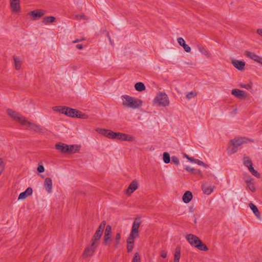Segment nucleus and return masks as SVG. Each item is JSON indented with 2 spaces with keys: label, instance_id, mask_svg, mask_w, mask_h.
Returning <instances> with one entry per match:
<instances>
[{
  "label": "nucleus",
  "instance_id": "obj_1",
  "mask_svg": "<svg viewBox=\"0 0 262 262\" xmlns=\"http://www.w3.org/2000/svg\"><path fill=\"white\" fill-rule=\"evenodd\" d=\"M122 104L124 106L131 108L136 109L141 106L142 104V101L132 97L129 95H124L122 97Z\"/></svg>",
  "mask_w": 262,
  "mask_h": 262
},
{
  "label": "nucleus",
  "instance_id": "obj_2",
  "mask_svg": "<svg viewBox=\"0 0 262 262\" xmlns=\"http://www.w3.org/2000/svg\"><path fill=\"white\" fill-rule=\"evenodd\" d=\"M186 238L192 246L198 248L199 250L204 251L208 250L206 245L203 244L196 236L192 234H188L186 235Z\"/></svg>",
  "mask_w": 262,
  "mask_h": 262
},
{
  "label": "nucleus",
  "instance_id": "obj_3",
  "mask_svg": "<svg viewBox=\"0 0 262 262\" xmlns=\"http://www.w3.org/2000/svg\"><path fill=\"white\" fill-rule=\"evenodd\" d=\"M247 142V140L243 138H237L230 140V145L229 146L228 149V153L230 155L234 154L241 145Z\"/></svg>",
  "mask_w": 262,
  "mask_h": 262
},
{
  "label": "nucleus",
  "instance_id": "obj_4",
  "mask_svg": "<svg viewBox=\"0 0 262 262\" xmlns=\"http://www.w3.org/2000/svg\"><path fill=\"white\" fill-rule=\"evenodd\" d=\"M7 114L14 120L19 122L22 125L25 122L26 118L17 112L8 108L6 111Z\"/></svg>",
  "mask_w": 262,
  "mask_h": 262
},
{
  "label": "nucleus",
  "instance_id": "obj_5",
  "mask_svg": "<svg viewBox=\"0 0 262 262\" xmlns=\"http://www.w3.org/2000/svg\"><path fill=\"white\" fill-rule=\"evenodd\" d=\"M106 222L105 221H102L100 225L99 226L98 228L96 230V232L95 233L94 236H93L91 242H94L96 244H99V239H100L104 229L105 227Z\"/></svg>",
  "mask_w": 262,
  "mask_h": 262
},
{
  "label": "nucleus",
  "instance_id": "obj_6",
  "mask_svg": "<svg viewBox=\"0 0 262 262\" xmlns=\"http://www.w3.org/2000/svg\"><path fill=\"white\" fill-rule=\"evenodd\" d=\"M23 125L25 126L27 129L35 133L41 134L42 133V128L39 125L30 122L27 119H26Z\"/></svg>",
  "mask_w": 262,
  "mask_h": 262
},
{
  "label": "nucleus",
  "instance_id": "obj_7",
  "mask_svg": "<svg viewBox=\"0 0 262 262\" xmlns=\"http://www.w3.org/2000/svg\"><path fill=\"white\" fill-rule=\"evenodd\" d=\"M154 102L159 105L166 106L169 105V101L167 95L165 93L158 94L154 100Z\"/></svg>",
  "mask_w": 262,
  "mask_h": 262
},
{
  "label": "nucleus",
  "instance_id": "obj_8",
  "mask_svg": "<svg viewBox=\"0 0 262 262\" xmlns=\"http://www.w3.org/2000/svg\"><path fill=\"white\" fill-rule=\"evenodd\" d=\"M141 224V222L140 221V219L139 218H136L134 221L130 233L129 235L130 236V239H133V238H136L139 237V228Z\"/></svg>",
  "mask_w": 262,
  "mask_h": 262
},
{
  "label": "nucleus",
  "instance_id": "obj_9",
  "mask_svg": "<svg viewBox=\"0 0 262 262\" xmlns=\"http://www.w3.org/2000/svg\"><path fill=\"white\" fill-rule=\"evenodd\" d=\"M98 246V244L91 242L90 245H88L85 249L83 253V257L86 258L89 256H92Z\"/></svg>",
  "mask_w": 262,
  "mask_h": 262
},
{
  "label": "nucleus",
  "instance_id": "obj_10",
  "mask_svg": "<svg viewBox=\"0 0 262 262\" xmlns=\"http://www.w3.org/2000/svg\"><path fill=\"white\" fill-rule=\"evenodd\" d=\"M112 240V227L110 225H107L104 231L103 244L105 246L110 245Z\"/></svg>",
  "mask_w": 262,
  "mask_h": 262
},
{
  "label": "nucleus",
  "instance_id": "obj_11",
  "mask_svg": "<svg viewBox=\"0 0 262 262\" xmlns=\"http://www.w3.org/2000/svg\"><path fill=\"white\" fill-rule=\"evenodd\" d=\"M46 13V11L42 9H37L31 11L28 13V15L32 16L31 19L33 20H36L40 19Z\"/></svg>",
  "mask_w": 262,
  "mask_h": 262
},
{
  "label": "nucleus",
  "instance_id": "obj_12",
  "mask_svg": "<svg viewBox=\"0 0 262 262\" xmlns=\"http://www.w3.org/2000/svg\"><path fill=\"white\" fill-rule=\"evenodd\" d=\"M117 140L131 142L135 141V138L134 136L129 135L128 134L119 133L118 135Z\"/></svg>",
  "mask_w": 262,
  "mask_h": 262
},
{
  "label": "nucleus",
  "instance_id": "obj_13",
  "mask_svg": "<svg viewBox=\"0 0 262 262\" xmlns=\"http://www.w3.org/2000/svg\"><path fill=\"white\" fill-rule=\"evenodd\" d=\"M231 63L236 69L239 71H242L245 69V62L244 61L232 59Z\"/></svg>",
  "mask_w": 262,
  "mask_h": 262
},
{
  "label": "nucleus",
  "instance_id": "obj_14",
  "mask_svg": "<svg viewBox=\"0 0 262 262\" xmlns=\"http://www.w3.org/2000/svg\"><path fill=\"white\" fill-rule=\"evenodd\" d=\"M138 183L136 180L133 181L129 184L128 188L126 191V194L129 195L138 188Z\"/></svg>",
  "mask_w": 262,
  "mask_h": 262
},
{
  "label": "nucleus",
  "instance_id": "obj_15",
  "mask_svg": "<svg viewBox=\"0 0 262 262\" xmlns=\"http://www.w3.org/2000/svg\"><path fill=\"white\" fill-rule=\"evenodd\" d=\"M56 149L62 153H68L69 150V145L64 143H59L55 145Z\"/></svg>",
  "mask_w": 262,
  "mask_h": 262
},
{
  "label": "nucleus",
  "instance_id": "obj_16",
  "mask_svg": "<svg viewBox=\"0 0 262 262\" xmlns=\"http://www.w3.org/2000/svg\"><path fill=\"white\" fill-rule=\"evenodd\" d=\"M52 180L50 178H47L43 183L45 189L48 193H51L52 189Z\"/></svg>",
  "mask_w": 262,
  "mask_h": 262
},
{
  "label": "nucleus",
  "instance_id": "obj_17",
  "mask_svg": "<svg viewBox=\"0 0 262 262\" xmlns=\"http://www.w3.org/2000/svg\"><path fill=\"white\" fill-rule=\"evenodd\" d=\"M213 188L214 186L207 183H204L202 186L203 192L207 195H209L213 192Z\"/></svg>",
  "mask_w": 262,
  "mask_h": 262
},
{
  "label": "nucleus",
  "instance_id": "obj_18",
  "mask_svg": "<svg viewBox=\"0 0 262 262\" xmlns=\"http://www.w3.org/2000/svg\"><path fill=\"white\" fill-rule=\"evenodd\" d=\"M77 110L70 108L68 107H65L64 114L71 117H76Z\"/></svg>",
  "mask_w": 262,
  "mask_h": 262
},
{
  "label": "nucleus",
  "instance_id": "obj_19",
  "mask_svg": "<svg viewBox=\"0 0 262 262\" xmlns=\"http://www.w3.org/2000/svg\"><path fill=\"white\" fill-rule=\"evenodd\" d=\"M33 190L31 187H28L26 191L20 193L19 195L18 200H24L28 196H29L32 194Z\"/></svg>",
  "mask_w": 262,
  "mask_h": 262
},
{
  "label": "nucleus",
  "instance_id": "obj_20",
  "mask_svg": "<svg viewBox=\"0 0 262 262\" xmlns=\"http://www.w3.org/2000/svg\"><path fill=\"white\" fill-rule=\"evenodd\" d=\"M177 40L179 45L182 46L186 52H190V47L185 43V41L182 37H179Z\"/></svg>",
  "mask_w": 262,
  "mask_h": 262
},
{
  "label": "nucleus",
  "instance_id": "obj_21",
  "mask_svg": "<svg viewBox=\"0 0 262 262\" xmlns=\"http://www.w3.org/2000/svg\"><path fill=\"white\" fill-rule=\"evenodd\" d=\"M232 94L237 98H244L246 97V93L244 91L238 90L233 89L231 92Z\"/></svg>",
  "mask_w": 262,
  "mask_h": 262
},
{
  "label": "nucleus",
  "instance_id": "obj_22",
  "mask_svg": "<svg viewBox=\"0 0 262 262\" xmlns=\"http://www.w3.org/2000/svg\"><path fill=\"white\" fill-rule=\"evenodd\" d=\"M10 7L12 11L13 12H18L20 11V5L19 1L17 2H10Z\"/></svg>",
  "mask_w": 262,
  "mask_h": 262
},
{
  "label": "nucleus",
  "instance_id": "obj_23",
  "mask_svg": "<svg viewBox=\"0 0 262 262\" xmlns=\"http://www.w3.org/2000/svg\"><path fill=\"white\" fill-rule=\"evenodd\" d=\"M182 199L184 203H189L192 199V193L189 191H186L184 194Z\"/></svg>",
  "mask_w": 262,
  "mask_h": 262
},
{
  "label": "nucleus",
  "instance_id": "obj_24",
  "mask_svg": "<svg viewBox=\"0 0 262 262\" xmlns=\"http://www.w3.org/2000/svg\"><path fill=\"white\" fill-rule=\"evenodd\" d=\"M245 55H246L247 57L250 58L251 59L256 62H257L260 57L258 55L255 54V53L248 51H246L245 52Z\"/></svg>",
  "mask_w": 262,
  "mask_h": 262
},
{
  "label": "nucleus",
  "instance_id": "obj_25",
  "mask_svg": "<svg viewBox=\"0 0 262 262\" xmlns=\"http://www.w3.org/2000/svg\"><path fill=\"white\" fill-rule=\"evenodd\" d=\"M249 207H250V209L253 211V212L254 213V214L255 215V216L258 219H260V214L258 210L257 207L252 203L249 204Z\"/></svg>",
  "mask_w": 262,
  "mask_h": 262
},
{
  "label": "nucleus",
  "instance_id": "obj_26",
  "mask_svg": "<svg viewBox=\"0 0 262 262\" xmlns=\"http://www.w3.org/2000/svg\"><path fill=\"white\" fill-rule=\"evenodd\" d=\"M135 238H133V239H130V236H128L127 239V251L128 252H130L134 248V239Z\"/></svg>",
  "mask_w": 262,
  "mask_h": 262
},
{
  "label": "nucleus",
  "instance_id": "obj_27",
  "mask_svg": "<svg viewBox=\"0 0 262 262\" xmlns=\"http://www.w3.org/2000/svg\"><path fill=\"white\" fill-rule=\"evenodd\" d=\"M96 131L98 132L99 133L101 134V135L106 136L107 137H109L110 136V132H111V130L103 129V128H96Z\"/></svg>",
  "mask_w": 262,
  "mask_h": 262
},
{
  "label": "nucleus",
  "instance_id": "obj_28",
  "mask_svg": "<svg viewBox=\"0 0 262 262\" xmlns=\"http://www.w3.org/2000/svg\"><path fill=\"white\" fill-rule=\"evenodd\" d=\"M181 256V248L179 246H178L176 249V252L174 253V262H179V260Z\"/></svg>",
  "mask_w": 262,
  "mask_h": 262
},
{
  "label": "nucleus",
  "instance_id": "obj_29",
  "mask_svg": "<svg viewBox=\"0 0 262 262\" xmlns=\"http://www.w3.org/2000/svg\"><path fill=\"white\" fill-rule=\"evenodd\" d=\"M56 18L54 16H47L43 18L42 23L45 25H48L49 23H52L55 20Z\"/></svg>",
  "mask_w": 262,
  "mask_h": 262
},
{
  "label": "nucleus",
  "instance_id": "obj_30",
  "mask_svg": "<svg viewBox=\"0 0 262 262\" xmlns=\"http://www.w3.org/2000/svg\"><path fill=\"white\" fill-rule=\"evenodd\" d=\"M135 89L139 92H142L145 90V86L142 82H137L135 85Z\"/></svg>",
  "mask_w": 262,
  "mask_h": 262
},
{
  "label": "nucleus",
  "instance_id": "obj_31",
  "mask_svg": "<svg viewBox=\"0 0 262 262\" xmlns=\"http://www.w3.org/2000/svg\"><path fill=\"white\" fill-rule=\"evenodd\" d=\"M243 163H244V165L247 167H248L250 166V165H252L253 164L250 158L249 157H247L246 156H244Z\"/></svg>",
  "mask_w": 262,
  "mask_h": 262
},
{
  "label": "nucleus",
  "instance_id": "obj_32",
  "mask_svg": "<svg viewBox=\"0 0 262 262\" xmlns=\"http://www.w3.org/2000/svg\"><path fill=\"white\" fill-rule=\"evenodd\" d=\"M249 170V171L254 176H255V177L256 178H260V174L257 171H256V170H255L253 167V164L252 165H250V166L248 167H247Z\"/></svg>",
  "mask_w": 262,
  "mask_h": 262
},
{
  "label": "nucleus",
  "instance_id": "obj_33",
  "mask_svg": "<svg viewBox=\"0 0 262 262\" xmlns=\"http://www.w3.org/2000/svg\"><path fill=\"white\" fill-rule=\"evenodd\" d=\"M79 149V147L76 145H72L69 146V150L68 153H74Z\"/></svg>",
  "mask_w": 262,
  "mask_h": 262
},
{
  "label": "nucleus",
  "instance_id": "obj_34",
  "mask_svg": "<svg viewBox=\"0 0 262 262\" xmlns=\"http://www.w3.org/2000/svg\"><path fill=\"white\" fill-rule=\"evenodd\" d=\"M121 239V234L120 233H117L116 235L115 238V242L114 243V247L117 248L118 247V245L120 243V240Z\"/></svg>",
  "mask_w": 262,
  "mask_h": 262
},
{
  "label": "nucleus",
  "instance_id": "obj_35",
  "mask_svg": "<svg viewBox=\"0 0 262 262\" xmlns=\"http://www.w3.org/2000/svg\"><path fill=\"white\" fill-rule=\"evenodd\" d=\"M198 49L199 51L202 54H204L207 57H210V53H209L208 51L204 47L200 46L198 47Z\"/></svg>",
  "mask_w": 262,
  "mask_h": 262
},
{
  "label": "nucleus",
  "instance_id": "obj_36",
  "mask_svg": "<svg viewBox=\"0 0 262 262\" xmlns=\"http://www.w3.org/2000/svg\"><path fill=\"white\" fill-rule=\"evenodd\" d=\"M15 67L16 70H19L21 67V61L17 57H14Z\"/></svg>",
  "mask_w": 262,
  "mask_h": 262
},
{
  "label": "nucleus",
  "instance_id": "obj_37",
  "mask_svg": "<svg viewBox=\"0 0 262 262\" xmlns=\"http://www.w3.org/2000/svg\"><path fill=\"white\" fill-rule=\"evenodd\" d=\"M76 118L86 119L88 118V115L86 114L82 113L81 112L79 111H77L76 114Z\"/></svg>",
  "mask_w": 262,
  "mask_h": 262
},
{
  "label": "nucleus",
  "instance_id": "obj_38",
  "mask_svg": "<svg viewBox=\"0 0 262 262\" xmlns=\"http://www.w3.org/2000/svg\"><path fill=\"white\" fill-rule=\"evenodd\" d=\"M163 161L166 164H168L170 162V155L168 152H164Z\"/></svg>",
  "mask_w": 262,
  "mask_h": 262
},
{
  "label": "nucleus",
  "instance_id": "obj_39",
  "mask_svg": "<svg viewBox=\"0 0 262 262\" xmlns=\"http://www.w3.org/2000/svg\"><path fill=\"white\" fill-rule=\"evenodd\" d=\"M53 110L55 112H58L64 114L65 107L54 106L53 107Z\"/></svg>",
  "mask_w": 262,
  "mask_h": 262
},
{
  "label": "nucleus",
  "instance_id": "obj_40",
  "mask_svg": "<svg viewBox=\"0 0 262 262\" xmlns=\"http://www.w3.org/2000/svg\"><path fill=\"white\" fill-rule=\"evenodd\" d=\"M196 95V93L192 91L187 93L186 95V98L188 100H190L191 98L195 97Z\"/></svg>",
  "mask_w": 262,
  "mask_h": 262
},
{
  "label": "nucleus",
  "instance_id": "obj_41",
  "mask_svg": "<svg viewBox=\"0 0 262 262\" xmlns=\"http://www.w3.org/2000/svg\"><path fill=\"white\" fill-rule=\"evenodd\" d=\"M244 179L245 182L247 184L254 182V179L253 178H251L249 176H245L244 178Z\"/></svg>",
  "mask_w": 262,
  "mask_h": 262
},
{
  "label": "nucleus",
  "instance_id": "obj_42",
  "mask_svg": "<svg viewBox=\"0 0 262 262\" xmlns=\"http://www.w3.org/2000/svg\"><path fill=\"white\" fill-rule=\"evenodd\" d=\"M109 138L113 139H117L118 135L119 133L114 132L112 130L110 132Z\"/></svg>",
  "mask_w": 262,
  "mask_h": 262
},
{
  "label": "nucleus",
  "instance_id": "obj_43",
  "mask_svg": "<svg viewBox=\"0 0 262 262\" xmlns=\"http://www.w3.org/2000/svg\"><path fill=\"white\" fill-rule=\"evenodd\" d=\"M140 257L139 254L138 252H136L135 254V255L133 258L132 262H140Z\"/></svg>",
  "mask_w": 262,
  "mask_h": 262
},
{
  "label": "nucleus",
  "instance_id": "obj_44",
  "mask_svg": "<svg viewBox=\"0 0 262 262\" xmlns=\"http://www.w3.org/2000/svg\"><path fill=\"white\" fill-rule=\"evenodd\" d=\"M240 87L247 90H250L252 87V84L251 83L248 84H242L240 85Z\"/></svg>",
  "mask_w": 262,
  "mask_h": 262
},
{
  "label": "nucleus",
  "instance_id": "obj_45",
  "mask_svg": "<svg viewBox=\"0 0 262 262\" xmlns=\"http://www.w3.org/2000/svg\"><path fill=\"white\" fill-rule=\"evenodd\" d=\"M248 188L252 192L255 191L254 182L247 184Z\"/></svg>",
  "mask_w": 262,
  "mask_h": 262
},
{
  "label": "nucleus",
  "instance_id": "obj_46",
  "mask_svg": "<svg viewBox=\"0 0 262 262\" xmlns=\"http://www.w3.org/2000/svg\"><path fill=\"white\" fill-rule=\"evenodd\" d=\"M75 18L77 19H87V17L83 13L76 14L75 15Z\"/></svg>",
  "mask_w": 262,
  "mask_h": 262
},
{
  "label": "nucleus",
  "instance_id": "obj_47",
  "mask_svg": "<svg viewBox=\"0 0 262 262\" xmlns=\"http://www.w3.org/2000/svg\"><path fill=\"white\" fill-rule=\"evenodd\" d=\"M171 161L172 163L177 165H178L180 163L179 160L176 156H172L171 157Z\"/></svg>",
  "mask_w": 262,
  "mask_h": 262
},
{
  "label": "nucleus",
  "instance_id": "obj_48",
  "mask_svg": "<svg viewBox=\"0 0 262 262\" xmlns=\"http://www.w3.org/2000/svg\"><path fill=\"white\" fill-rule=\"evenodd\" d=\"M195 163H196L197 164H198L199 165L203 166H204L205 167H208V165L207 164H205V163H204L203 162L200 161L199 159H196L195 160Z\"/></svg>",
  "mask_w": 262,
  "mask_h": 262
},
{
  "label": "nucleus",
  "instance_id": "obj_49",
  "mask_svg": "<svg viewBox=\"0 0 262 262\" xmlns=\"http://www.w3.org/2000/svg\"><path fill=\"white\" fill-rule=\"evenodd\" d=\"M160 255L161 257L165 258L167 256V252L166 251L162 250L160 252Z\"/></svg>",
  "mask_w": 262,
  "mask_h": 262
},
{
  "label": "nucleus",
  "instance_id": "obj_50",
  "mask_svg": "<svg viewBox=\"0 0 262 262\" xmlns=\"http://www.w3.org/2000/svg\"><path fill=\"white\" fill-rule=\"evenodd\" d=\"M37 170L39 172H43L45 171L44 167L42 165H39L37 168Z\"/></svg>",
  "mask_w": 262,
  "mask_h": 262
},
{
  "label": "nucleus",
  "instance_id": "obj_51",
  "mask_svg": "<svg viewBox=\"0 0 262 262\" xmlns=\"http://www.w3.org/2000/svg\"><path fill=\"white\" fill-rule=\"evenodd\" d=\"M185 169L188 171V172H193V171L194 170V169L193 168H191L189 166H187L186 168H185Z\"/></svg>",
  "mask_w": 262,
  "mask_h": 262
},
{
  "label": "nucleus",
  "instance_id": "obj_52",
  "mask_svg": "<svg viewBox=\"0 0 262 262\" xmlns=\"http://www.w3.org/2000/svg\"><path fill=\"white\" fill-rule=\"evenodd\" d=\"M85 40V38H82L81 39H76L75 40H74L73 41V43H77V42H79L82 41V40Z\"/></svg>",
  "mask_w": 262,
  "mask_h": 262
},
{
  "label": "nucleus",
  "instance_id": "obj_53",
  "mask_svg": "<svg viewBox=\"0 0 262 262\" xmlns=\"http://www.w3.org/2000/svg\"><path fill=\"white\" fill-rule=\"evenodd\" d=\"M257 34H258L259 35H260L261 36H262V29H258L257 30Z\"/></svg>",
  "mask_w": 262,
  "mask_h": 262
},
{
  "label": "nucleus",
  "instance_id": "obj_54",
  "mask_svg": "<svg viewBox=\"0 0 262 262\" xmlns=\"http://www.w3.org/2000/svg\"><path fill=\"white\" fill-rule=\"evenodd\" d=\"M76 48L79 50H81L83 49V46L81 44H78L76 46Z\"/></svg>",
  "mask_w": 262,
  "mask_h": 262
},
{
  "label": "nucleus",
  "instance_id": "obj_55",
  "mask_svg": "<svg viewBox=\"0 0 262 262\" xmlns=\"http://www.w3.org/2000/svg\"><path fill=\"white\" fill-rule=\"evenodd\" d=\"M196 159H193L191 157H190V158L188 159V160L190 161L191 162H195Z\"/></svg>",
  "mask_w": 262,
  "mask_h": 262
},
{
  "label": "nucleus",
  "instance_id": "obj_56",
  "mask_svg": "<svg viewBox=\"0 0 262 262\" xmlns=\"http://www.w3.org/2000/svg\"><path fill=\"white\" fill-rule=\"evenodd\" d=\"M257 62H258L262 65V57H260V56L259 57Z\"/></svg>",
  "mask_w": 262,
  "mask_h": 262
},
{
  "label": "nucleus",
  "instance_id": "obj_57",
  "mask_svg": "<svg viewBox=\"0 0 262 262\" xmlns=\"http://www.w3.org/2000/svg\"><path fill=\"white\" fill-rule=\"evenodd\" d=\"M107 37L108 38V39H109V40L110 41L111 44L112 45H113V43L112 42L111 38V37H110V35L108 34L107 35Z\"/></svg>",
  "mask_w": 262,
  "mask_h": 262
},
{
  "label": "nucleus",
  "instance_id": "obj_58",
  "mask_svg": "<svg viewBox=\"0 0 262 262\" xmlns=\"http://www.w3.org/2000/svg\"><path fill=\"white\" fill-rule=\"evenodd\" d=\"M184 157H185L186 159L188 160L189 158H190V157H189L187 155L184 154Z\"/></svg>",
  "mask_w": 262,
  "mask_h": 262
},
{
  "label": "nucleus",
  "instance_id": "obj_59",
  "mask_svg": "<svg viewBox=\"0 0 262 262\" xmlns=\"http://www.w3.org/2000/svg\"><path fill=\"white\" fill-rule=\"evenodd\" d=\"M19 0H10V2H17V1H19Z\"/></svg>",
  "mask_w": 262,
  "mask_h": 262
}]
</instances>
